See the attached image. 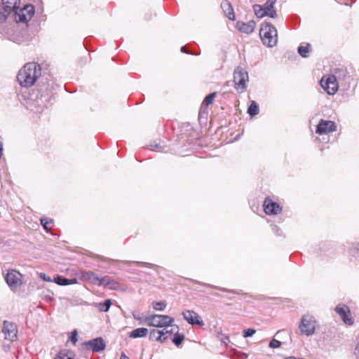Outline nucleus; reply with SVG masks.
<instances>
[{
	"instance_id": "nucleus-1",
	"label": "nucleus",
	"mask_w": 359,
	"mask_h": 359,
	"mask_svg": "<svg viewBox=\"0 0 359 359\" xmlns=\"http://www.w3.org/2000/svg\"><path fill=\"white\" fill-rule=\"evenodd\" d=\"M20 0H2L0 4V23L12 18L15 22L27 23L34 14L32 5L25 4L20 7Z\"/></svg>"
},
{
	"instance_id": "nucleus-2",
	"label": "nucleus",
	"mask_w": 359,
	"mask_h": 359,
	"mask_svg": "<svg viewBox=\"0 0 359 359\" xmlns=\"http://www.w3.org/2000/svg\"><path fill=\"white\" fill-rule=\"evenodd\" d=\"M41 75V67L36 62L25 64L19 71L17 79L22 87L32 86Z\"/></svg>"
},
{
	"instance_id": "nucleus-3",
	"label": "nucleus",
	"mask_w": 359,
	"mask_h": 359,
	"mask_svg": "<svg viewBox=\"0 0 359 359\" xmlns=\"http://www.w3.org/2000/svg\"><path fill=\"white\" fill-rule=\"evenodd\" d=\"M259 34L264 44L269 47H273L276 45L278 41L277 30L270 22L262 24Z\"/></svg>"
},
{
	"instance_id": "nucleus-4",
	"label": "nucleus",
	"mask_w": 359,
	"mask_h": 359,
	"mask_svg": "<svg viewBox=\"0 0 359 359\" xmlns=\"http://www.w3.org/2000/svg\"><path fill=\"white\" fill-rule=\"evenodd\" d=\"M173 322L174 318L167 315H148L144 318V324L156 327H166L172 325Z\"/></svg>"
},
{
	"instance_id": "nucleus-5",
	"label": "nucleus",
	"mask_w": 359,
	"mask_h": 359,
	"mask_svg": "<svg viewBox=\"0 0 359 359\" xmlns=\"http://www.w3.org/2000/svg\"><path fill=\"white\" fill-rule=\"evenodd\" d=\"M317 321L314 316L305 314L302 317L299 329L300 334L305 336H311L315 333Z\"/></svg>"
},
{
	"instance_id": "nucleus-6",
	"label": "nucleus",
	"mask_w": 359,
	"mask_h": 359,
	"mask_svg": "<svg viewBox=\"0 0 359 359\" xmlns=\"http://www.w3.org/2000/svg\"><path fill=\"white\" fill-rule=\"evenodd\" d=\"M249 81L248 73L244 69L238 67L233 73V81L235 88L243 93L247 88V83Z\"/></svg>"
},
{
	"instance_id": "nucleus-7",
	"label": "nucleus",
	"mask_w": 359,
	"mask_h": 359,
	"mask_svg": "<svg viewBox=\"0 0 359 359\" xmlns=\"http://www.w3.org/2000/svg\"><path fill=\"white\" fill-rule=\"evenodd\" d=\"M320 86L329 95H334L339 88V83L335 80L334 76L329 75L323 76L320 80Z\"/></svg>"
},
{
	"instance_id": "nucleus-8",
	"label": "nucleus",
	"mask_w": 359,
	"mask_h": 359,
	"mask_svg": "<svg viewBox=\"0 0 359 359\" xmlns=\"http://www.w3.org/2000/svg\"><path fill=\"white\" fill-rule=\"evenodd\" d=\"M336 124L334 121L321 119L318 123L316 133L320 135H326L335 131Z\"/></svg>"
},
{
	"instance_id": "nucleus-9",
	"label": "nucleus",
	"mask_w": 359,
	"mask_h": 359,
	"mask_svg": "<svg viewBox=\"0 0 359 359\" xmlns=\"http://www.w3.org/2000/svg\"><path fill=\"white\" fill-rule=\"evenodd\" d=\"M2 332L4 334V339L6 340L13 341L17 339V326L13 323L4 320Z\"/></svg>"
},
{
	"instance_id": "nucleus-10",
	"label": "nucleus",
	"mask_w": 359,
	"mask_h": 359,
	"mask_svg": "<svg viewBox=\"0 0 359 359\" xmlns=\"http://www.w3.org/2000/svg\"><path fill=\"white\" fill-rule=\"evenodd\" d=\"M183 318L190 325H198L203 326L204 323L201 317L192 310H185L182 312Z\"/></svg>"
},
{
	"instance_id": "nucleus-11",
	"label": "nucleus",
	"mask_w": 359,
	"mask_h": 359,
	"mask_svg": "<svg viewBox=\"0 0 359 359\" xmlns=\"http://www.w3.org/2000/svg\"><path fill=\"white\" fill-rule=\"evenodd\" d=\"M22 275L16 270H10L8 271L5 280L7 284L11 288H16L21 284Z\"/></svg>"
},
{
	"instance_id": "nucleus-12",
	"label": "nucleus",
	"mask_w": 359,
	"mask_h": 359,
	"mask_svg": "<svg viewBox=\"0 0 359 359\" xmlns=\"http://www.w3.org/2000/svg\"><path fill=\"white\" fill-rule=\"evenodd\" d=\"M263 207L267 215H277L282 211L281 207L269 197L265 198Z\"/></svg>"
},
{
	"instance_id": "nucleus-13",
	"label": "nucleus",
	"mask_w": 359,
	"mask_h": 359,
	"mask_svg": "<svg viewBox=\"0 0 359 359\" xmlns=\"http://www.w3.org/2000/svg\"><path fill=\"white\" fill-rule=\"evenodd\" d=\"M335 311L341 317L342 320L347 325H351L353 324V320L349 317L350 310L349 308L345 304H339L335 307Z\"/></svg>"
},
{
	"instance_id": "nucleus-14",
	"label": "nucleus",
	"mask_w": 359,
	"mask_h": 359,
	"mask_svg": "<svg viewBox=\"0 0 359 359\" xmlns=\"http://www.w3.org/2000/svg\"><path fill=\"white\" fill-rule=\"evenodd\" d=\"M332 76L335 77V80L341 85H346L349 81V76L346 69L344 67H338L334 69Z\"/></svg>"
},
{
	"instance_id": "nucleus-15",
	"label": "nucleus",
	"mask_w": 359,
	"mask_h": 359,
	"mask_svg": "<svg viewBox=\"0 0 359 359\" xmlns=\"http://www.w3.org/2000/svg\"><path fill=\"white\" fill-rule=\"evenodd\" d=\"M86 345L89 346V348L95 352L102 351L104 350L106 347L105 342L104 339L101 337H97L92 340H90L86 342Z\"/></svg>"
},
{
	"instance_id": "nucleus-16",
	"label": "nucleus",
	"mask_w": 359,
	"mask_h": 359,
	"mask_svg": "<svg viewBox=\"0 0 359 359\" xmlns=\"http://www.w3.org/2000/svg\"><path fill=\"white\" fill-rule=\"evenodd\" d=\"M253 10L255 15L259 18H262L265 16L275 18L277 16V13L276 11H271L270 12H267L262 6L258 4L253 6Z\"/></svg>"
},
{
	"instance_id": "nucleus-17",
	"label": "nucleus",
	"mask_w": 359,
	"mask_h": 359,
	"mask_svg": "<svg viewBox=\"0 0 359 359\" xmlns=\"http://www.w3.org/2000/svg\"><path fill=\"white\" fill-rule=\"evenodd\" d=\"M170 333L171 331L169 330H153L149 333V339L159 342H164L168 338L167 335Z\"/></svg>"
},
{
	"instance_id": "nucleus-18",
	"label": "nucleus",
	"mask_w": 359,
	"mask_h": 359,
	"mask_svg": "<svg viewBox=\"0 0 359 359\" xmlns=\"http://www.w3.org/2000/svg\"><path fill=\"white\" fill-rule=\"evenodd\" d=\"M255 22L254 20H250L248 22H237V27L238 29L245 34H251L254 32L255 29Z\"/></svg>"
},
{
	"instance_id": "nucleus-19",
	"label": "nucleus",
	"mask_w": 359,
	"mask_h": 359,
	"mask_svg": "<svg viewBox=\"0 0 359 359\" xmlns=\"http://www.w3.org/2000/svg\"><path fill=\"white\" fill-rule=\"evenodd\" d=\"M221 7L224 11L225 15L231 20H234L235 15L231 4L228 1H224L221 4Z\"/></svg>"
},
{
	"instance_id": "nucleus-20",
	"label": "nucleus",
	"mask_w": 359,
	"mask_h": 359,
	"mask_svg": "<svg viewBox=\"0 0 359 359\" xmlns=\"http://www.w3.org/2000/svg\"><path fill=\"white\" fill-rule=\"evenodd\" d=\"M148 334V329L144 327H139L133 330L129 333V337L133 339L144 337Z\"/></svg>"
},
{
	"instance_id": "nucleus-21",
	"label": "nucleus",
	"mask_w": 359,
	"mask_h": 359,
	"mask_svg": "<svg viewBox=\"0 0 359 359\" xmlns=\"http://www.w3.org/2000/svg\"><path fill=\"white\" fill-rule=\"evenodd\" d=\"M54 282L59 285L65 286V285H72V284L76 283V278L68 279V278L62 277L61 276H57L56 277L54 278Z\"/></svg>"
},
{
	"instance_id": "nucleus-22",
	"label": "nucleus",
	"mask_w": 359,
	"mask_h": 359,
	"mask_svg": "<svg viewBox=\"0 0 359 359\" xmlns=\"http://www.w3.org/2000/svg\"><path fill=\"white\" fill-rule=\"evenodd\" d=\"M298 53L303 57H308L311 51V45L306 43L305 45H301L297 49Z\"/></svg>"
},
{
	"instance_id": "nucleus-23",
	"label": "nucleus",
	"mask_w": 359,
	"mask_h": 359,
	"mask_svg": "<svg viewBox=\"0 0 359 359\" xmlns=\"http://www.w3.org/2000/svg\"><path fill=\"white\" fill-rule=\"evenodd\" d=\"M74 354L72 351L63 349L57 353L55 359H74Z\"/></svg>"
},
{
	"instance_id": "nucleus-24",
	"label": "nucleus",
	"mask_w": 359,
	"mask_h": 359,
	"mask_svg": "<svg viewBox=\"0 0 359 359\" xmlns=\"http://www.w3.org/2000/svg\"><path fill=\"white\" fill-rule=\"evenodd\" d=\"M85 279L89 280L91 283L97 285L99 280V276L92 271L85 272L83 274Z\"/></svg>"
},
{
	"instance_id": "nucleus-25",
	"label": "nucleus",
	"mask_w": 359,
	"mask_h": 359,
	"mask_svg": "<svg viewBox=\"0 0 359 359\" xmlns=\"http://www.w3.org/2000/svg\"><path fill=\"white\" fill-rule=\"evenodd\" d=\"M53 97V93L52 90H49L46 95L41 94L40 97L38 98L37 102L39 104V103L43 104L45 107H46V104L45 102H49Z\"/></svg>"
},
{
	"instance_id": "nucleus-26",
	"label": "nucleus",
	"mask_w": 359,
	"mask_h": 359,
	"mask_svg": "<svg viewBox=\"0 0 359 359\" xmlns=\"http://www.w3.org/2000/svg\"><path fill=\"white\" fill-rule=\"evenodd\" d=\"M259 106L255 101H251L250 104L248 109V113L251 116H254L259 114Z\"/></svg>"
},
{
	"instance_id": "nucleus-27",
	"label": "nucleus",
	"mask_w": 359,
	"mask_h": 359,
	"mask_svg": "<svg viewBox=\"0 0 359 359\" xmlns=\"http://www.w3.org/2000/svg\"><path fill=\"white\" fill-rule=\"evenodd\" d=\"M111 299H106V300H104V302L99 303L97 305V308L100 311L107 312L109 311V309L111 306Z\"/></svg>"
},
{
	"instance_id": "nucleus-28",
	"label": "nucleus",
	"mask_w": 359,
	"mask_h": 359,
	"mask_svg": "<svg viewBox=\"0 0 359 359\" xmlns=\"http://www.w3.org/2000/svg\"><path fill=\"white\" fill-rule=\"evenodd\" d=\"M215 95H216V93H210L208 95H207L205 97V99L202 103L201 108H203V106H208V105L211 104L214 101ZM201 110H202V109H201ZM201 113V111L200 112V114Z\"/></svg>"
},
{
	"instance_id": "nucleus-29",
	"label": "nucleus",
	"mask_w": 359,
	"mask_h": 359,
	"mask_svg": "<svg viewBox=\"0 0 359 359\" xmlns=\"http://www.w3.org/2000/svg\"><path fill=\"white\" fill-rule=\"evenodd\" d=\"M184 339V335L183 334H179L177 332L174 334L172 341L177 346H180L182 344Z\"/></svg>"
},
{
	"instance_id": "nucleus-30",
	"label": "nucleus",
	"mask_w": 359,
	"mask_h": 359,
	"mask_svg": "<svg viewBox=\"0 0 359 359\" xmlns=\"http://www.w3.org/2000/svg\"><path fill=\"white\" fill-rule=\"evenodd\" d=\"M276 2V0H267L266 2L262 6L266 11L270 12L271 11H276L274 9V5Z\"/></svg>"
},
{
	"instance_id": "nucleus-31",
	"label": "nucleus",
	"mask_w": 359,
	"mask_h": 359,
	"mask_svg": "<svg viewBox=\"0 0 359 359\" xmlns=\"http://www.w3.org/2000/svg\"><path fill=\"white\" fill-rule=\"evenodd\" d=\"M166 302L165 301L156 302L153 303V308L156 311H163L166 307Z\"/></svg>"
},
{
	"instance_id": "nucleus-32",
	"label": "nucleus",
	"mask_w": 359,
	"mask_h": 359,
	"mask_svg": "<svg viewBox=\"0 0 359 359\" xmlns=\"http://www.w3.org/2000/svg\"><path fill=\"white\" fill-rule=\"evenodd\" d=\"M111 280V278L109 276L99 277V280H97V285H102L104 287H107L109 285V283Z\"/></svg>"
},
{
	"instance_id": "nucleus-33",
	"label": "nucleus",
	"mask_w": 359,
	"mask_h": 359,
	"mask_svg": "<svg viewBox=\"0 0 359 359\" xmlns=\"http://www.w3.org/2000/svg\"><path fill=\"white\" fill-rule=\"evenodd\" d=\"M11 41L17 43H23L24 40L19 35V33H13L11 35V36L8 38Z\"/></svg>"
},
{
	"instance_id": "nucleus-34",
	"label": "nucleus",
	"mask_w": 359,
	"mask_h": 359,
	"mask_svg": "<svg viewBox=\"0 0 359 359\" xmlns=\"http://www.w3.org/2000/svg\"><path fill=\"white\" fill-rule=\"evenodd\" d=\"M107 287L110 290H119L121 289V284L118 282L114 280L111 278Z\"/></svg>"
},
{
	"instance_id": "nucleus-35",
	"label": "nucleus",
	"mask_w": 359,
	"mask_h": 359,
	"mask_svg": "<svg viewBox=\"0 0 359 359\" xmlns=\"http://www.w3.org/2000/svg\"><path fill=\"white\" fill-rule=\"evenodd\" d=\"M149 147L151 151H165V147L159 144L152 143L149 145Z\"/></svg>"
},
{
	"instance_id": "nucleus-36",
	"label": "nucleus",
	"mask_w": 359,
	"mask_h": 359,
	"mask_svg": "<svg viewBox=\"0 0 359 359\" xmlns=\"http://www.w3.org/2000/svg\"><path fill=\"white\" fill-rule=\"evenodd\" d=\"M256 332V330L252 328H248L243 330V336L245 338L250 337L253 336Z\"/></svg>"
},
{
	"instance_id": "nucleus-37",
	"label": "nucleus",
	"mask_w": 359,
	"mask_h": 359,
	"mask_svg": "<svg viewBox=\"0 0 359 359\" xmlns=\"http://www.w3.org/2000/svg\"><path fill=\"white\" fill-rule=\"evenodd\" d=\"M198 284L201 285H204L205 287H210V288H215V289H217L219 290H221V291H228L229 292H232V293H234V292L233 291H231V290H228L224 287H217V286H215V285H210V284H208V283H200V282H197Z\"/></svg>"
},
{
	"instance_id": "nucleus-38",
	"label": "nucleus",
	"mask_w": 359,
	"mask_h": 359,
	"mask_svg": "<svg viewBox=\"0 0 359 359\" xmlns=\"http://www.w3.org/2000/svg\"><path fill=\"white\" fill-rule=\"evenodd\" d=\"M41 224L44 229L48 230V224L53 223V219L46 217L41 218Z\"/></svg>"
},
{
	"instance_id": "nucleus-39",
	"label": "nucleus",
	"mask_w": 359,
	"mask_h": 359,
	"mask_svg": "<svg viewBox=\"0 0 359 359\" xmlns=\"http://www.w3.org/2000/svg\"><path fill=\"white\" fill-rule=\"evenodd\" d=\"M281 346V342L277 339H273L270 341L269 346L271 348H277Z\"/></svg>"
},
{
	"instance_id": "nucleus-40",
	"label": "nucleus",
	"mask_w": 359,
	"mask_h": 359,
	"mask_svg": "<svg viewBox=\"0 0 359 359\" xmlns=\"http://www.w3.org/2000/svg\"><path fill=\"white\" fill-rule=\"evenodd\" d=\"M70 334L71 335H70L69 339L73 344H75L78 341V338H77L78 332H77L76 330H73L70 333Z\"/></svg>"
},
{
	"instance_id": "nucleus-41",
	"label": "nucleus",
	"mask_w": 359,
	"mask_h": 359,
	"mask_svg": "<svg viewBox=\"0 0 359 359\" xmlns=\"http://www.w3.org/2000/svg\"><path fill=\"white\" fill-rule=\"evenodd\" d=\"M133 316L135 320L139 321L140 324H144V318H142L140 314L136 313H133Z\"/></svg>"
},
{
	"instance_id": "nucleus-42",
	"label": "nucleus",
	"mask_w": 359,
	"mask_h": 359,
	"mask_svg": "<svg viewBox=\"0 0 359 359\" xmlns=\"http://www.w3.org/2000/svg\"><path fill=\"white\" fill-rule=\"evenodd\" d=\"M39 277L41 279H42L44 281H46V282L52 281V279L50 278V277L48 276L45 273H40Z\"/></svg>"
},
{
	"instance_id": "nucleus-43",
	"label": "nucleus",
	"mask_w": 359,
	"mask_h": 359,
	"mask_svg": "<svg viewBox=\"0 0 359 359\" xmlns=\"http://www.w3.org/2000/svg\"><path fill=\"white\" fill-rule=\"evenodd\" d=\"M221 341L222 344H224L225 346H226L228 344V343L229 342V338L228 336L226 335H224V334H221V339H220Z\"/></svg>"
},
{
	"instance_id": "nucleus-44",
	"label": "nucleus",
	"mask_w": 359,
	"mask_h": 359,
	"mask_svg": "<svg viewBox=\"0 0 359 359\" xmlns=\"http://www.w3.org/2000/svg\"><path fill=\"white\" fill-rule=\"evenodd\" d=\"M355 355H356L357 358L359 359V344L355 347Z\"/></svg>"
},
{
	"instance_id": "nucleus-45",
	"label": "nucleus",
	"mask_w": 359,
	"mask_h": 359,
	"mask_svg": "<svg viewBox=\"0 0 359 359\" xmlns=\"http://www.w3.org/2000/svg\"><path fill=\"white\" fill-rule=\"evenodd\" d=\"M138 265L140 266H146L147 265H149L148 263H146V262H136Z\"/></svg>"
},
{
	"instance_id": "nucleus-46",
	"label": "nucleus",
	"mask_w": 359,
	"mask_h": 359,
	"mask_svg": "<svg viewBox=\"0 0 359 359\" xmlns=\"http://www.w3.org/2000/svg\"><path fill=\"white\" fill-rule=\"evenodd\" d=\"M121 359H130L124 353L121 355Z\"/></svg>"
},
{
	"instance_id": "nucleus-47",
	"label": "nucleus",
	"mask_w": 359,
	"mask_h": 359,
	"mask_svg": "<svg viewBox=\"0 0 359 359\" xmlns=\"http://www.w3.org/2000/svg\"><path fill=\"white\" fill-rule=\"evenodd\" d=\"M181 51L182 53H189V52H187V50H186V46H182L181 48ZM190 54H192L191 53H190Z\"/></svg>"
},
{
	"instance_id": "nucleus-48",
	"label": "nucleus",
	"mask_w": 359,
	"mask_h": 359,
	"mask_svg": "<svg viewBox=\"0 0 359 359\" xmlns=\"http://www.w3.org/2000/svg\"><path fill=\"white\" fill-rule=\"evenodd\" d=\"M353 248L356 250H359V243L353 244Z\"/></svg>"
},
{
	"instance_id": "nucleus-49",
	"label": "nucleus",
	"mask_w": 359,
	"mask_h": 359,
	"mask_svg": "<svg viewBox=\"0 0 359 359\" xmlns=\"http://www.w3.org/2000/svg\"><path fill=\"white\" fill-rule=\"evenodd\" d=\"M41 110H42V109H36V111H40Z\"/></svg>"
}]
</instances>
